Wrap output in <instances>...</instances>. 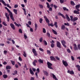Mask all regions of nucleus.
<instances>
[{
  "instance_id": "23",
  "label": "nucleus",
  "mask_w": 80,
  "mask_h": 80,
  "mask_svg": "<svg viewBox=\"0 0 80 80\" xmlns=\"http://www.w3.org/2000/svg\"><path fill=\"white\" fill-rule=\"evenodd\" d=\"M52 32H53L54 34H55V35H57V32L55 30H54V29H52Z\"/></svg>"
},
{
  "instance_id": "14",
  "label": "nucleus",
  "mask_w": 80,
  "mask_h": 80,
  "mask_svg": "<svg viewBox=\"0 0 80 80\" xmlns=\"http://www.w3.org/2000/svg\"><path fill=\"white\" fill-rule=\"evenodd\" d=\"M37 63V61L36 60H34L32 63V65L35 67H36V63Z\"/></svg>"
},
{
  "instance_id": "45",
  "label": "nucleus",
  "mask_w": 80,
  "mask_h": 80,
  "mask_svg": "<svg viewBox=\"0 0 80 80\" xmlns=\"http://www.w3.org/2000/svg\"><path fill=\"white\" fill-rule=\"evenodd\" d=\"M2 24L3 25H4V26H7V24H6V22H2Z\"/></svg>"
},
{
  "instance_id": "38",
  "label": "nucleus",
  "mask_w": 80,
  "mask_h": 80,
  "mask_svg": "<svg viewBox=\"0 0 80 80\" xmlns=\"http://www.w3.org/2000/svg\"><path fill=\"white\" fill-rule=\"evenodd\" d=\"M42 32L44 33H46V29L45 28H42Z\"/></svg>"
},
{
  "instance_id": "2",
  "label": "nucleus",
  "mask_w": 80,
  "mask_h": 80,
  "mask_svg": "<svg viewBox=\"0 0 80 80\" xmlns=\"http://www.w3.org/2000/svg\"><path fill=\"white\" fill-rule=\"evenodd\" d=\"M47 64L48 68L49 69L53 70V68L52 67V63L48 62H47Z\"/></svg>"
},
{
  "instance_id": "30",
  "label": "nucleus",
  "mask_w": 80,
  "mask_h": 80,
  "mask_svg": "<svg viewBox=\"0 0 80 80\" xmlns=\"http://www.w3.org/2000/svg\"><path fill=\"white\" fill-rule=\"evenodd\" d=\"M74 20H73V22H75V21H77V20H78V18L77 17H75L73 18Z\"/></svg>"
},
{
  "instance_id": "26",
  "label": "nucleus",
  "mask_w": 80,
  "mask_h": 80,
  "mask_svg": "<svg viewBox=\"0 0 80 80\" xmlns=\"http://www.w3.org/2000/svg\"><path fill=\"white\" fill-rule=\"evenodd\" d=\"M70 3L71 5H72V6H74V5H75V3H74V2L72 1H71Z\"/></svg>"
},
{
  "instance_id": "47",
  "label": "nucleus",
  "mask_w": 80,
  "mask_h": 80,
  "mask_svg": "<svg viewBox=\"0 0 80 80\" xmlns=\"http://www.w3.org/2000/svg\"><path fill=\"white\" fill-rule=\"evenodd\" d=\"M39 7H40V8H43V6L42 5L39 4Z\"/></svg>"
},
{
  "instance_id": "9",
  "label": "nucleus",
  "mask_w": 80,
  "mask_h": 80,
  "mask_svg": "<svg viewBox=\"0 0 80 80\" xmlns=\"http://www.w3.org/2000/svg\"><path fill=\"white\" fill-rule=\"evenodd\" d=\"M44 18L45 19V21L47 23L49 24V23H50V20H49V19H48L47 18V16H44Z\"/></svg>"
},
{
  "instance_id": "4",
  "label": "nucleus",
  "mask_w": 80,
  "mask_h": 80,
  "mask_svg": "<svg viewBox=\"0 0 80 80\" xmlns=\"http://www.w3.org/2000/svg\"><path fill=\"white\" fill-rule=\"evenodd\" d=\"M56 45L57 47L59 48H61L62 47L61 46V43L60 42L58 41L57 42Z\"/></svg>"
},
{
  "instance_id": "41",
  "label": "nucleus",
  "mask_w": 80,
  "mask_h": 80,
  "mask_svg": "<svg viewBox=\"0 0 80 80\" xmlns=\"http://www.w3.org/2000/svg\"><path fill=\"white\" fill-rule=\"evenodd\" d=\"M51 47L52 48H53L54 47H55V44L53 43H52L51 45Z\"/></svg>"
},
{
  "instance_id": "15",
  "label": "nucleus",
  "mask_w": 80,
  "mask_h": 80,
  "mask_svg": "<svg viewBox=\"0 0 80 80\" xmlns=\"http://www.w3.org/2000/svg\"><path fill=\"white\" fill-rule=\"evenodd\" d=\"M50 58L51 61H55V58L53 56H51L50 57Z\"/></svg>"
},
{
  "instance_id": "61",
  "label": "nucleus",
  "mask_w": 80,
  "mask_h": 80,
  "mask_svg": "<svg viewBox=\"0 0 80 80\" xmlns=\"http://www.w3.org/2000/svg\"><path fill=\"white\" fill-rule=\"evenodd\" d=\"M18 7V6L17 4H15L14 5V8H17Z\"/></svg>"
},
{
  "instance_id": "43",
  "label": "nucleus",
  "mask_w": 80,
  "mask_h": 80,
  "mask_svg": "<svg viewBox=\"0 0 80 80\" xmlns=\"http://www.w3.org/2000/svg\"><path fill=\"white\" fill-rule=\"evenodd\" d=\"M24 68H26V70H28V68H27V65L26 64H25V65L24 66Z\"/></svg>"
},
{
  "instance_id": "3",
  "label": "nucleus",
  "mask_w": 80,
  "mask_h": 80,
  "mask_svg": "<svg viewBox=\"0 0 80 80\" xmlns=\"http://www.w3.org/2000/svg\"><path fill=\"white\" fill-rule=\"evenodd\" d=\"M46 5H47V7L48 8H49V11L50 12L52 11V8H50V5L48 2H46Z\"/></svg>"
},
{
  "instance_id": "37",
  "label": "nucleus",
  "mask_w": 80,
  "mask_h": 80,
  "mask_svg": "<svg viewBox=\"0 0 80 80\" xmlns=\"http://www.w3.org/2000/svg\"><path fill=\"white\" fill-rule=\"evenodd\" d=\"M67 52L69 53H71V50H70V49L69 48L67 49Z\"/></svg>"
},
{
  "instance_id": "60",
  "label": "nucleus",
  "mask_w": 80,
  "mask_h": 80,
  "mask_svg": "<svg viewBox=\"0 0 80 80\" xmlns=\"http://www.w3.org/2000/svg\"><path fill=\"white\" fill-rule=\"evenodd\" d=\"M7 40H8V41H11L12 40V38H8Z\"/></svg>"
},
{
  "instance_id": "64",
  "label": "nucleus",
  "mask_w": 80,
  "mask_h": 80,
  "mask_svg": "<svg viewBox=\"0 0 80 80\" xmlns=\"http://www.w3.org/2000/svg\"><path fill=\"white\" fill-rule=\"evenodd\" d=\"M14 73H15L16 74H17V73H18V71H17V70H16V71H14Z\"/></svg>"
},
{
  "instance_id": "62",
  "label": "nucleus",
  "mask_w": 80,
  "mask_h": 80,
  "mask_svg": "<svg viewBox=\"0 0 80 80\" xmlns=\"http://www.w3.org/2000/svg\"><path fill=\"white\" fill-rule=\"evenodd\" d=\"M44 42L45 45H47V41H44Z\"/></svg>"
},
{
  "instance_id": "10",
  "label": "nucleus",
  "mask_w": 80,
  "mask_h": 80,
  "mask_svg": "<svg viewBox=\"0 0 80 80\" xmlns=\"http://www.w3.org/2000/svg\"><path fill=\"white\" fill-rule=\"evenodd\" d=\"M67 72L68 73H69L71 75H74V72L73 70L70 71V70H68Z\"/></svg>"
},
{
  "instance_id": "39",
  "label": "nucleus",
  "mask_w": 80,
  "mask_h": 80,
  "mask_svg": "<svg viewBox=\"0 0 80 80\" xmlns=\"http://www.w3.org/2000/svg\"><path fill=\"white\" fill-rule=\"evenodd\" d=\"M10 62L12 63L13 65H15V61H13L11 60Z\"/></svg>"
},
{
  "instance_id": "31",
  "label": "nucleus",
  "mask_w": 80,
  "mask_h": 80,
  "mask_svg": "<svg viewBox=\"0 0 80 80\" xmlns=\"http://www.w3.org/2000/svg\"><path fill=\"white\" fill-rule=\"evenodd\" d=\"M23 55L24 56V57H27V54L26 53V52L25 51H24L23 52Z\"/></svg>"
},
{
  "instance_id": "51",
  "label": "nucleus",
  "mask_w": 80,
  "mask_h": 80,
  "mask_svg": "<svg viewBox=\"0 0 80 80\" xmlns=\"http://www.w3.org/2000/svg\"><path fill=\"white\" fill-rule=\"evenodd\" d=\"M19 33H22V29H19Z\"/></svg>"
},
{
  "instance_id": "42",
  "label": "nucleus",
  "mask_w": 80,
  "mask_h": 80,
  "mask_svg": "<svg viewBox=\"0 0 80 80\" xmlns=\"http://www.w3.org/2000/svg\"><path fill=\"white\" fill-rule=\"evenodd\" d=\"M52 76L53 78L54 79L56 78V76H55V75H54V74H53V73L52 74Z\"/></svg>"
},
{
  "instance_id": "57",
  "label": "nucleus",
  "mask_w": 80,
  "mask_h": 80,
  "mask_svg": "<svg viewBox=\"0 0 80 80\" xmlns=\"http://www.w3.org/2000/svg\"><path fill=\"white\" fill-rule=\"evenodd\" d=\"M42 40H43V39L42 38H41L39 39V41L40 42H42Z\"/></svg>"
},
{
  "instance_id": "56",
  "label": "nucleus",
  "mask_w": 80,
  "mask_h": 80,
  "mask_svg": "<svg viewBox=\"0 0 80 80\" xmlns=\"http://www.w3.org/2000/svg\"><path fill=\"white\" fill-rule=\"evenodd\" d=\"M54 7L55 9H56V8H58V6H56V5H54Z\"/></svg>"
},
{
  "instance_id": "34",
  "label": "nucleus",
  "mask_w": 80,
  "mask_h": 80,
  "mask_svg": "<svg viewBox=\"0 0 80 80\" xmlns=\"http://www.w3.org/2000/svg\"><path fill=\"white\" fill-rule=\"evenodd\" d=\"M3 77L4 78H7L8 77V76H7V75L6 74H4L3 75Z\"/></svg>"
},
{
  "instance_id": "7",
  "label": "nucleus",
  "mask_w": 80,
  "mask_h": 80,
  "mask_svg": "<svg viewBox=\"0 0 80 80\" xmlns=\"http://www.w3.org/2000/svg\"><path fill=\"white\" fill-rule=\"evenodd\" d=\"M62 62L63 65L64 66H65V67H67V66H68V63H67V61H65L64 60H62Z\"/></svg>"
},
{
  "instance_id": "49",
  "label": "nucleus",
  "mask_w": 80,
  "mask_h": 80,
  "mask_svg": "<svg viewBox=\"0 0 80 80\" xmlns=\"http://www.w3.org/2000/svg\"><path fill=\"white\" fill-rule=\"evenodd\" d=\"M49 26H51V27H53L54 26V25H53L52 23H51L50 24H48Z\"/></svg>"
},
{
  "instance_id": "44",
  "label": "nucleus",
  "mask_w": 80,
  "mask_h": 80,
  "mask_svg": "<svg viewBox=\"0 0 80 80\" xmlns=\"http://www.w3.org/2000/svg\"><path fill=\"white\" fill-rule=\"evenodd\" d=\"M60 3H64V0H59Z\"/></svg>"
},
{
  "instance_id": "24",
  "label": "nucleus",
  "mask_w": 80,
  "mask_h": 80,
  "mask_svg": "<svg viewBox=\"0 0 80 80\" xmlns=\"http://www.w3.org/2000/svg\"><path fill=\"white\" fill-rule=\"evenodd\" d=\"M38 62H40V63H43V61L40 59H39L38 60Z\"/></svg>"
},
{
  "instance_id": "29",
  "label": "nucleus",
  "mask_w": 80,
  "mask_h": 80,
  "mask_svg": "<svg viewBox=\"0 0 80 80\" xmlns=\"http://www.w3.org/2000/svg\"><path fill=\"white\" fill-rule=\"evenodd\" d=\"M2 3L4 4V5L5 6H7V4H6V3H5V2L4 1V0H2Z\"/></svg>"
},
{
  "instance_id": "48",
  "label": "nucleus",
  "mask_w": 80,
  "mask_h": 80,
  "mask_svg": "<svg viewBox=\"0 0 80 80\" xmlns=\"http://www.w3.org/2000/svg\"><path fill=\"white\" fill-rule=\"evenodd\" d=\"M55 58L57 60H60V58H58V56H55Z\"/></svg>"
},
{
  "instance_id": "59",
  "label": "nucleus",
  "mask_w": 80,
  "mask_h": 80,
  "mask_svg": "<svg viewBox=\"0 0 80 80\" xmlns=\"http://www.w3.org/2000/svg\"><path fill=\"white\" fill-rule=\"evenodd\" d=\"M71 58L72 60L73 61H74V60H75V59H74V57H73V56H71Z\"/></svg>"
},
{
  "instance_id": "5",
  "label": "nucleus",
  "mask_w": 80,
  "mask_h": 80,
  "mask_svg": "<svg viewBox=\"0 0 80 80\" xmlns=\"http://www.w3.org/2000/svg\"><path fill=\"white\" fill-rule=\"evenodd\" d=\"M76 10H74L73 11V13H75V14H80V12H79V11H80V10L78 9H76Z\"/></svg>"
},
{
  "instance_id": "63",
  "label": "nucleus",
  "mask_w": 80,
  "mask_h": 80,
  "mask_svg": "<svg viewBox=\"0 0 80 80\" xmlns=\"http://www.w3.org/2000/svg\"><path fill=\"white\" fill-rule=\"evenodd\" d=\"M34 79H35V78L33 77H31L30 80H34Z\"/></svg>"
},
{
  "instance_id": "25",
  "label": "nucleus",
  "mask_w": 80,
  "mask_h": 80,
  "mask_svg": "<svg viewBox=\"0 0 80 80\" xmlns=\"http://www.w3.org/2000/svg\"><path fill=\"white\" fill-rule=\"evenodd\" d=\"M80 4H78V5H76L75 6L76 9L79 8H80Z\"/></svg>"
},
{
  "instance_id": "35",
  "label": "nucleus",
  "mask_w": 80,
  "mask_h": 80,
  "mask_svg": "<svg viewBox=\"0 0 80 80\" xmlns=\"http://www.w3.org/2000/svg\"><path fill=\"white\" fill-rule=\"evenodd\" d=\"M47 54H49V55H51V52L50 51L48 50L47 51Z\"/></svg>"
},
{
  "instance_id": "6",
  "label": "nucleus",
  "mask_w": 80,
  "mask_h": 80,
  "mask_svg": "<svg viewBox=\"0 0 80 80\" xmlns=\"http://www.w3.org/2000/svg\"><path fill=\"white\" fill-rule=\"evenodd\" d=\"M32 52L34 54V56H37V51H36L35 49L32 48Z\"/></svg>"
},
{
  "instance_id": "16",
  "label": "nucleus",
  "mask_w": 80,
  "mask_h": 80,
  "mask_svg": "<svg viewBox=\"0 0 80 80\" xmlns=\"http://www.w3.org/2000/svg\"><path fill=\"white\" fill-rule=\"evenodd\" d=\"M74 47V49L75 50H78V48H77V44H74L73 45Z\"/></svg>"
},
{
  "instance_id": "13",
  "label": "nucleus",
  "mask_w": 80,
  "mask_h": 80,
  "mask_svg": "<svg viewBox=\"0 0 80 80\" xmlns=\"http://www.w3.org/2000/svg\"><path fill=\"white\" fill-rule=\"evenodd\" d=\"M43 73H44V75L46 76V77H48V73L47 72V71L43 70Z\"/></svg>"
},
{
  "instance_id": "46",
  "label": "nucleus",
  "mask_w": 80,
  "mask_h": 80,
  "mask_svg": "<svg viewBox=\"0 0 80 80\" xmlns=\"http://www.w3.org/2000/svg\"><path fill=\"white\" fill-rule=\"evenodd\" d=\"M42 21H43V19L42 18H41L39 19V22L40 23H42Z\"/></svg>"
},
{
  "instance_id": "8",
  "label": "nucleus",
  "mask_w": 80,
  "mask_h": 80,
  "mask_svg": "<svg viewBox=\"0 0 80 80\" xmlns=\"http://www.w3.org/2000/svg\"><path fill=\"white\" fill-rule=\"evenodd\" d=\"M5 16L7 18L8 22H9L10 18L9 17V15L8 14V13L6 12L5 13Z\"/></svg>"
},
{
  "instance_id": "12",
  "label": "nucleus",
  "mask_w": 80,
  "mask_h": 80,
  "mask_svg": "<svg viewBox=\"0 0 80 80\" xmlns=\"http://www.w3.org/2000/svg\"><path fill=\"white\" fill-rule=\"evenodd\" d=\"M10 26L13 30H15V26L12 23H10Z\"/></svg>"
},
{
  "instance_id": "55",
  "label": "nucleus",
  "mask_w": 80,
  "mask_h": 80,
  "mask_svg": "<svg viewBox=\"0 0 80 80\" xmlns=\"http://www.w3.org/2000/svg\"><path fill=\"white\" fill-rule=\"evenodd\" d=\"M24 38L25 39H27V35H25V34H24Z\"/></svg>"
},
{
  "instance_id": "19",
  "label": "nucleus",
  "mask_w": 80,
  "mask_h": 80,
  "mask_svg": "<svg viewBox=\"0 0 80 80\" xmlns=\"http://www.w3.org/2000/svg\"><path fill=\"white\" fill-rule=\"evenodd\" d=\"M29 70L31 74H32V75H34V72H33V71L31 69V68H30Z\"/></svg>"
},
{
  "instance_id": "20",
  "label": "nucleus",
  "mask_w": 80,
  "mask_h": 80,
  "mask_svg": "<svg viewBox=\"0 0 80 80\" xmlns=\"http://www.w3.org/2000/svg\"><path fill=\"white\" fill-rule=\"evenodd\" d=\"M76 67L78 69V71H80V66L79 65H76Z\"/></svg>"
},
{
  "instance_id": "11",
  "label": "nucleus",
  "mask_w": 80,
  "mask_h": 80,
  "mask_svg": "<svg viewBox=\"0 0 80 80\" xmlns=\"http://www.w3.org/2000/svg\"><path fill=\"white\" fill-rule=\"evenodd\" d=\"M58 15L59 16H61L63 18H64V19H65L66 18H65V16L63 14L61 13L60 12H59L58 13Z\"/></svg>"
},
{
  "instance_id": "32",
  "label": "nucleus",
  "mask_w": 80,
  "mask_h": 80,
  "mask_svg": "<svg viewBox=\"0 0 80 80\" xmlns=\"http://www.w3.org/2000/svg\"><path fill=\"white\" fill-rule=\"evenodd\" d=\"M13 11L15 13V14H16V15H17V10L15 9H13Z\"/></svg>"
},
{
  "instance_id": "52",
  "label": "nucleus",
  "mask_w": 80,
  "mask_h": 80,
  "mask_svg": "<svg viewBox=\"0 0 80 80\" xmlns=\"http://www.w3.org/2000/svg\"><path fill=\"white\" fill-rule=\"evenodd\" d=\"M47 35L48 37H50V34H49V33L47 32Z\"/></svg>"
},
{
  "instance_id": "36",
  "label": "nucleus",
  "mask_w": 80,
  "mask_h": 80,
  "mask_svg": "<svg viewBox=\"0 0 80 80\" xmlns=\"http://www.w3.org/2000/svg\"><path fill=\"white\" fill-rule=\"evenodd\" d=\"M14 24H15L16 26L18 27H20V25H18V24H17V22H14Z\"/></svg>"
},
{
  "instance_id": "17",
  "label": "nucleus",
  "mask_w": 80,
  "mask_h": 80,
  "mask_svg": "<svg viewBox=\"0 0 80 80\" xmlns=\"http://www.w3.org/2000/svg\"><path fill=\"white\" fill-rule=\"evenodd\" d=\"M66 19L68 20V21H70V18H69V17L68 16V15L66 14Z\"/></svg>"
},
{
  "instance_id": "1",
  "label": "nucleus",
  "mask_w": 80,
  "mask_h": 80,
  "mask_svg": "<svg viewBox=\"0 0 80 80\" xmlns=\"http://www.w3.org/2000/svg\"><path fill=\"white\" fill-rule=\"evenodd\" d=\"M5 9H6L7 10V11L8 12H9V15H10V18L12 20V21H15V19H14V18H13V13H12V12L10 11V10L7 7H5Z\"/></svg>"
},
{
  "instance_id": "33",
  "label": "nucleus",
  "mask_w": 80,
  "mask_h": 80,
  "mask_svg": "<svg viewBox=\"0 0 80 80\" xmlns=\"http://www.w3.org/2000/svg\"><path fill=\"white\" fill-rule=\"evenodd\" d=\"M63 10H64V11H67V12H68V9H67L66 8L63 7Z\"/></svg>"
},
{
  "instance_id": "54",
  "label": "nucleus",
  "mask_w": 80,
  "mask_h": 80,
  "mask_svg": "<svg viewBox=\"0 0 80 80\" xmlns=\"http://www.w3.org/2000/svg\"><path fill=\"white\" fill-rule=\"evenodd\" d=\"M39 50H40L41 52H44V50H43V49L42 48H39Z\"/></svg>"
},
{
  "instance_id": "21",
  "label": "nucleus",
  "mask_w": 80,
  "mask_h": 80,
  "mask_svg": "<svg viewBox=\"0 0 80 80\" xmlns=\"http://www.w3.org/2000/svg\"><path fill=\"white\" fill-rule=\"evenodd\" d=\"M61 43L62 45H63V44H66V42L64 40H61Z\"/></svg>"
},
{
  "instance_id": "50",
  "label": "nucleus",
  "mask_w": 80,
  "mask_h": 80,
  "mask_svg": "<svg viewBox=\"0 0 80 80\" xmlns=\"http://www.w3.org/2000/svg\"><path fill=\"white\" fill-rule=\"evenodd\" d=\"M36 71L37 73H40V69L38 68L37 70Z\"/></svg>"
},
{
  "instance_id": "28",
  "label": "nucleus",
  "mask_w": 80,
  "mask_h": 80,
  "mask_svg": "<svg viewBox=\"0 0 80 80\" xmlns=\"http://www.w3.org/2000/svg\"><path fill=\"white\" fill-rule=\"evenodd\" d=\"M54 26H55L56 28H58V26L57 25V22H55L54 23Z\"/></svg>"
},
{
  "instance_id": "18",
  "label": "nucleus",
  "mask_w": 80,
  "mask_h": 80,
  "mask_svg": "<svg viewBox=\"0 0 80 80\" xmlns=\"http://www.w3.org/2000/svg\"><path fill=\"white\" fill-rule=\"evenodd\" d=\"M6 68L7 70H10V69H11L12 68L10 66L8 65L6 66Z\"/></svg>"
},
{
  "instance_id": "40",
  "label": "nucleus",
  "mask_w": 80,
  "mask_h": 80,
  "mask_svg": "<svg viewBox=\"0 0 80 80\" xmlns=\"http://www.w3.org/2000/svg\"><path fill=\"white\" fill-rule=\"evenodd\" d=\"M22 9L24 11V14L25 15H27V13H26V10H25V8H22Z\"/></svg>"
},
{
  "instance_id": "58",
  "label": "nucleus",
  "mask_w": 80,
  "mask_h": 80,
  "mask_svg": "<svg viewBox=\"0 0 80 80\" xmlns=\"http://www.w3.org/2000/svg\"><path fill=\"white\" fill-rule=\"evenodd\" d=\"M77 46L78 49H79L80 50V44H78Z\"/></svg>"
},
{
  "instance_id": "22",
  "label": "nucleus",
  "mask_w": 80,
  "mask_h": 80,
  "mask_svg": "<svg viewBox=\"0 0 80 80\" xmlns=\"http://www.w3.org/2000/svg\"><path fill=\"white\" fill-rule=\"evenodd\" d=\"M65 25L63 24L61 26V29L62 30H65Z\"/></svg>"
},
{
  "instance_id": "53",
  "label": "nucleus",
  "mask_w": 80,
  "mask_h": 80,
  "mask_svg": "<svg viewBox=\"0 0 80 80\" xmlns=\"http://www.w3.org/2000/svg\"><path fill=\"white\" fill-rule=\"evenodd\" d=\"M18 59L19 61H22V58H21V57H20V56H19V57Z\"/></svg>"
},
{
  "instance_id": "27",
  "label": "nucleus",
  "mask_w": 80,
  "mask_h": 80,
  "mask_svg": "<svg viewBox=\"0 0 80 80\" xmlns=\"http://www.w3.org/2000/svg\"><path fill=\"white\" fill-rule=\"evenodd\" d=\"M35 29L34 30L35 31H37V27H38V26H37V23L35 24Z\"/></svg>"
}]
</instances>
